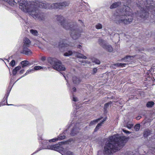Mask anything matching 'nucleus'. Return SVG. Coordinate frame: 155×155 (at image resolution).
Instances as JSON below:
<instances>
[{
  "label": "nucleus",
  "mask_w": 155,
  "mask_h": 155,
  "mask_svg": "<svg viewBox=\"0 0 155 155\" xmlns=\"http://www.w3.org/2000/svg\"><path fill=\"white\" fill-rule=\"evenodd\" d=\"M18 2L19 4V8L22 11L28 13L35 19L40 20H43L44 15L43 13L39 12L38 10L39 7L48 9H62L69 5V3L67 2L51 5L38 1L28 3L27 0H18Z\"/></svg>",
  "instance_id": "f257e3e1"
},
{
  "label": "nucleus",
  "mask_w": 155,
  "mask_h": 155,
  "mask_svg": "<svg viewBox=\"0 0 155 155\" xmlns=\"http://www.w3.org/2000/svg\"><path fill=\"white\" fill-rule=\"evenodd\" d=\"M127 141V138L126 137H120L118 134L110 137L104 147V154L110 155L116 152L124 145Z\"/></svg>",
  "instance_id": "f03ea898"
},
{
  "label": "nucleus",
  "mask_w": 155,
  "mask_h": 155,
  "mask_svg": "<svg viewBox=\"0 0 155 155\" xmlns=\"http://www.w3.org/2000/svg\"><path fill=\"white\" fill-rule=\"evenodd\" d=\"M133 15L130 8L128 6L124 5L123 12L119 11L117 12L112 15L111 18L117 23H123L127 25L132 22Z\"/></svg>",
  "instance_id": "7ed1b4c3"
},
{
  "label": "nucleus",
  "mask_w": 155,
  "mask_h": 155,
  "mask_svg": "<svg viewBox=\"0 0 155 155\" xmlns=\"http://www.w3.org/2000/svg\"><path fill=\"white\" fill-rule=\"evenodd\" d=\"M57 20L60 21L61 25L66 29H70L71 31V36L74 39L78 38L80 36V32L79 30L75 28L74 25H71L70 24L65 21L64 17L61 16H58Z\"/></svg>",
  "instance_id": "20e7f679"
},
{
  "label": "nucleus",
  "mask_w": 155,
  "mask_h": 155,
  "mask_svg": "<svg viewBox=\"0 0 155 155\" xmlns=\"http://www.w3.org/2000/svg\"><path fill=\"white\" fill-rule=\"evenodd\" d=\"M65 137V136L63 135V134L60 135L57 138H53L52 139L48 140V142L47 140L44 141L43 143V144L44 146L47 145L46 147H45V149H50L53 150H54L58 151H59L60 150H62V146L64 143L63 142H60L59 143L55 145H50L48 144V142H52L56 141H57L60 140L64 139Z\"/></svg>",
  "instance_id": "39448f33"
},
{
  "label": "nucleus",
  "mask_w": 155,
  "mask_h": 155,
  "mask_svg": "<svg viewBox=\"0 0 155 155\" xmlns=\"http://www.w3.org/2000/svg\"><path fill=\"white\" fill-rule=\"evenodd\" d=\"M47 61L48 63L45 64L48 65V68H49V66L50 64L54 69L59 71H64L65 69V67L61 61L56 58L49 57L48 58Z\"/></svg>",
  "instance_id": "423d86ee"
},
{
  "label": "nucleus",
  "mask_w": 155,
  "mask_h": 155,
  "mask_svg": "<svg viewBox=\"0 0 155 155\" xmlns=\"http://www.w3.org/2000/svg\"><path fill=\"white\" fill-rule=\"evenodd\" d=\"M23 43V50L21 53L26 55H30L32 53V52L28 48L30 45V41L28 38H25L24 40Z\"/></svg>",
  "instance_id": "0eeeda50"
},
{
  "label": "nucleus",
  "mask_w": 155,
  "mask_h": 155,
  "mask_svg": "<svg viewBox=\"0 0 155 155\" xmlns=\"http://www.w3.org/2000/svg\"><path fill=\"white\" fill-rule=\"evenodd\" d=\"M98 41L100 45L105 50L109 52L113 51V49L112 46L106 41L99 38Z\"/></svg>",
  "instance_id": "6e6552de"
},
{
  "label": "nucleus",
  "mask_w": 155,
  "mask_h": 155,
  "mask_svg": "<svg viewBox=\"0 0 155 155\" xmlns=\"http://www.w3.org/2000/svg\"><path fill=\"white\" fill-rule=\"evenodd\" d=\"M72 54H74L75 56H76L77 58H81L83 59H86L87 58V57L82 54L80 53H79L75 51L72 52L71 51H69L65 53L64 55V56H68L72 55Z\"/></svg>",
  "instance_id": "1a4fd4ad"
},
{
  "label": "nucleus",
  "mask_w": 155,
  "mask_h": 155,
  "mask_svg": "<svg viewBox=\"0 0 155 155\" xmlns=\"http://www.w3.org/2000/svg\"><path fill=\"white\" fill-rule=\"evenodd\" d=\"M67 43V41L65 39H61L60 40V42H59V47L60 48H64L63 49L65 48L67 49L68 48H69L70 47L73 46V45L70 44H68Z\"/></svg>",
  "instance_id": "9d476101"
},
{
  "label": "nucleus",
  "mask_w": 155,
  "mask_h": 155,
  "mask_svg": "<svg viewBox=\"0 0 155 155\" xmlns=\"http://www.w3.org/2000/svg\"><path fill=\"white\" fill-rule=\"evenodd\" d=\"M106 117L103 118L102 117L97 119V129H99L101 126L102 124L104 123L106 120Z\"/></svg>",
  "instance_id": "9b49d317"
},
{
  "label": "nucleus",
  "mask_w": 155,
  "mask_h": 155,
  "mask_svg": "<svg viewBox=\"0 0 155 155\" xmlns=\"http://www.w3.org/2000/svg\"><path fill=\"white\" fill-rule=\"evenodd\" d=\"M133 58V56H127L124 58L122 59V61L127 62V64H128V63L129 62H131V61Z\"/></svg>",
  "instance_id": "f8f14e48"
},
{
  "label": "nucleus",
  "mask_w": 155,
  "mask_h": 155,
  "mask_svg": "<svg viewBox=\"0 0 155 155\" xmlns=\"http://www.w3.org/2000/svg\"><path fill=\"white\" fill-rule=\"evenodd\" d=\"M72 80L73 83L76 84H79L81 81V80L79 78H78L76 76L73 77Z\"/></svg>",
  "instance_id": "ddd939ff"
},
{
  "label": "nucleus",
  "mask_w": 155,
  "mask_h": 155,
  "mask_svg": "<svg viewBox=\"0 0 155 155\" xmlns=\"http://www.w3.org/2000/svg\"><path fill=\"white\" fill-rule=\"evenodd\" d=\"M5 2H7L10 5L14 6L16 5V3L14 0H4Z\"/></svg>",
  "instance_id": "4468645a"
},
{
  "label": "nucleus",
  "mask_w": 155,
  "mask_h": 155,
  "mask_svg": "<svg viewBox=\"0 0 155 155\" xmlns=\"http://www.w3.org/2000/svg\"><path fill=\"white\" fill-rule=\"evenodd\" d=\"M79 129L76 127H74L71 131V136H74L78 131Z\"/></svg>",
  "instance_id": "2eb2a0df"
},
{
  "label": "nucleus",
  "mask_w": 155,
  "mask_h": 155,
  "mask_svg": "<svg viewBox=\"0 0 155 155\" xmlns=\"http://www.w3.org/2000/svg\"><path fill=\"white\" fill-rule=\"evenodd\" d=\"M121 4V2H118L113 3L110 7V9H113L119 6Z\"/></svg>",
  "instance_id": "dca6fc26"
},
{
  "label": "nucleus",
  "mask_w": 155,
  "mask_h": 155,
  "mask_svg": "<svg viewBox=\"0 0 155 155\" xmlns=\"http://www.w3.org/2000/svg\"><path fill=\"white\" fill-rule=\"evenodd\" d=\"M21 67L20 66H18L15 67L12 71L13 75H15L16 74L17 72L21 69Z\"/></svg>",
  "instance_id": "f3484780"
},
{
  "label": "nucleus",
  "mask_w": 155,
  "mask_h": 155,
  "mask_svg": "<svg viewBox=\"0 0 155 155\" xmlns=\"http://www.w3.org/2000/svg\"><path fill=\"white\" fill-rule=\"evenodd\" d=\"M21 65L22 67L24 68L25 67H26L27 65L29 64V62L25 60L22 61L21 62Z\"/></svg>",
  "instance_id": "a211bd4d"
},
{
  "label": "nucleus",
  "mask_w": 155,
  "mask_h": 155,
  "mask_svg": "<svg viewBox=\"0 0 155 155\" xmlns=\"http://www.w3.org/2000/svg\"><path fill=\"white\" fill-rule=\"evenodd\" d=\"M34 71V69H33V68H30L28 70L26 73L22 76L21 77V78H22L23 77H24L26 75H27V74L32 72H33Z\"/></svg>",
  "instance_id": "6ab92c4d"
},
{
  "label": "nucleus",
  "mask_w": 155,
  "mask_h": 155,
  "mask_svg": "<svg viewBox=\"0 0 155 155\" xmlns=\"http://www.w3.org/2000/svg\"><path fill=\"white\" fill-rule=\"evenodd\" d=\"M150 134V130H146L144 132L143 135L145 137H147Z\"/></svg>",
  "instance_id": "aec40b11"
},
{
  "label": "nucleus",
  "mask_w": 155,
  "mask_h": 155,
  "mask_svg": "<svg viewBox=\"0 0 155 155\" xmlns=\"http://www.w3.org/2000/svg\"><path fill=\"white\" fill-rule=\"evenodd\" d=\"M154 104V103L153 102L149 101L147 103L146 106L148 107H151Z\"/></svg>",
  "instance_id": "412c9836"
},
{
  "label": "nucleus",
  "mask_w": 155,
  "mask_h": 155,
  "mask_svg": "<svg viewBox=\"0 0 155 155\" xmlns=\"http://www.w3.org/2000/svg\"><path fill=\"white\" fill-rule=\"evenodd\" d=\"M30 32L33 35L35 36H37L38 35V33L37 31L35 30L31 29L30 30Z\"/></svg>",
  "instance_id": "4be33fe9"
},
{
  "label": "nucleus",
  "mask_w": 155,
  "mask_h": 155,
  "mask_svg": "<svg viewBox=\"0 0 155 155\" xmlns=\"http://www.w3.org/2000/svg\"><path fill=\"white\" fill-rule=\"evenodd\" d=\"M95 57L91 56V60L92 62L95 64H97V61Z\"/></svg>",
  "instance_id": "5701e85b"
},
{
  "label": "nucleus",
  "mask_w": 155,
  "mask_h": 155,
  "mask_svg": "<svg viewBox=\"0 0 155 155\" xmlns=\"http://www.w3.org/2000/svg\"><path fill=\"white\" fill-rule=\"evenodd\" d=\"M44 67H42L40 66H35L34 67V68H33V69H34V71H35V70H39L41 69H43Z\"/></svg>",
  "instance_id": "b1692460"
},
{
  "label": "nucleus",
  "mask_w": 155,
  "mask_h": 155,
  "mask_svg": "<svg viewBox=\"0 0 155 155\" xmlns=\"http://www.w3.org/2000/svg\"><path fill=\"white\" fill-rule=\"evenodd\" d=\"M127 64L126 63H118L114 64L115 65L117 66H122V67H125V65Z\"/></svg>",
  "instance_id": "393cba45"
},
{
  "label": "nucleus",
  "mask_w": 155,
  "mask_h": 155,
  "mask_svg": "<svg viewBox=\"0 0 155 155\" xmlns=\"http://www.w3.org/2000/svg\"><path fill=\"white\" fill-rule=\"evenodd\" d=\"M140 125L139 124H138L135 125L134 126V129L136 131H138L140 128Z\"/></svg>",
  "instance_id": "a878e982"
},
{
  "label": "nucleus",
  "mask_w": 155,
  "mask_h": 155,
  "mask_svg": "<svg viewBox=\"0 0 155 155\" xmlns=\"http://www.w3.org/2000/svg\"><path fill=\"white\" fill-rule=\"evenodd\" d=\"M133 126V124H132L127 123L126 124V127H127L128 129H130Z\"/></svg>",
  "instance_id": "bb28decb"
},
{
  "label": "nucleus",
  "mask_w": 155,
  "mask_h": 155,
  "mask_svg": "<svg viewBox=\"0 0 155 155\" xmlns=\"http://www.w3.org/2000/svg\"><path fill=\"white\" fill-rule=\"evenodd\" d=\"M11 88L10 87V88H9L7 90V93H6V95H5L6 96V98H5L6 99L7 98H8V95L9 94V93L10 92V91L11 90Z\"/></svg>",
  "instance_id": "cd10ccee"
},
{
  "label": "nucleus",
  "mask_w": 155,
  "mask_h": 155,
  "mask_svg": "<svg viewBox=\"0 0 155 155\" xmlns=\"http://www.w3.org/2000/svg\"><path fill=\"white\" fill-rule=\"evenodd\" d=\"M15 62L14 60H13L11 62L10 64V65L12 67H14L15 66Z\"/></svg>",
  "instance_id": "c85d7f7f"
},
{
  "label": "nucleus",
  "mask_w": 155,
  "mask_h": 155,
  "mask_svg": "<svg viewBox=\"0 0 155 155\" xmlns=\"http://www.w3.org/2000/svg\"><path fill=\"white\" fill-rule=\"evenodd\" d=\"M111 104L110 102L106 103L104 105V108L105 110H106L109 105Z\"/></svg>",
  "instance_id": "c756f323"
},
{
  "label": "nucleus",
  "mask_w": 155,
  "mask_h": 155,
  "mask_svg": "<svg viewBox=\"0 0 155 155\" xmlns=\"http://www.w3.org/2000/svg\"><path fill=\"white\" fill-rule=\"evenodd\" d=\"M63 155H73V153L70 151H67L66 153H64Z\"/></svg>",
  "instance_id": "7c9ffc66"
},
{
  "label": "nucleus",
  "mask_w": 155,
  "mask_h": 155,
  "mask_svg": "<svg viewBox=\"0 0 155 155\" xmlns=\"http://www.w3.org/2000/svg\"><path fill=\"white\" fill-rule=\"evenodd\" d=\"M97 122V120H95L91 121L90 124V126L92 125L93 124H96Z\"/></svg>",
  "instance_id": "2f4dec72"
},
{
  "label": "nucleus",
  "mask_w": 155,
  "mask_h": 155,
  "mask_svg": "<svg viewBox=\"0 0 155 155\" xmlns=\"http://www.w3.org/2000/svg\"><path fill=\"white\" fill-rule=\"evenodd\" d=\"M124 155H134L133 153V152L131 151H130L129 152H126L124 154Z\"/></svg>",
  "instance_id": "473e14b6"
},
{
  "label": "nucleus",
  "mask_w": 155,
  "mask_h": 155,
  "mask_svg": "<svg viewBox=\"0 0 155 155\" xmlns=\"http://www.w3.org/2000/svg\"><path fill=\"white\" fill-rule=\"evenodd\" d=\"M102 28V26L101 24H97V29H100Z\"/></svg>",
  "instance_id": "72a5a7b5"
},
{
  "label": "nucleus",
  "mask_w": 155,
  "mask_h": 155,
  "mask_svg": "<svg viewBox=\"0 0 155 155\" xmlns=\"http://www.w3.org/2000/svg\"><path fill=\"white\" fill-rule=\"evenodd\" d=\"M123 132L126 133V134H129L131 133V132L125 130L124 129L122 130Z\"/></svg>",
  "instance_id": "f704fd0d"
},
{
  "label": "nucleus",
  "mask_w": 155,
  "mask_h": 155,
  "mask_svg": "<svg viewBox=\"0 0 155 155\" xmlns=\"http://www.w3.org/2000/svg\"><path fill=\"white\" fill-rule=\"evenodd\" d=\"M73 101H78V99L76 97L74 96L73 98Z\"/></svg>",
  "instance_id": "c9c22d12"
},
{
  "label": "nucleus",
  "mask_w": 155,
  "mask_h": 155,
  "mask_svg": "<svg viewBox=\"0 0 155 155\" xmlns=\"http://www.w3.org/2000/svg\"><path fill=\"white\" fill-rule=\"evenodd\" d=\"M70 127H71V126H69L68 129H67L66 130H65L64 132V134H65L67 132V131H68V130H69V129L70 128Z\"/></svg>",
  "instance_id": "e433bc0d"
},
{
  "label": "nucleus",
  "mask_w": 155,
  "mask_h": 155,
  "mask_svg": "<svg viewBox=\"0 0 155 155\" xmlns=\"http://www.w3.org/2000/svg\"><path fill=\"white\" fill-rule=\"evenodd\" d=\"M41 60L43 61H45L46 59V57H42L41 58Z\"/></svg>",
  "instance_id": "4c0bfd02"
},
{
  "label": "nucleus",
  "mask_w": 155,
  "mask_h": 155,
  "mask_svg": "<svg viewBox=\"0 0 155 155\" xmlns=\"http://www.w3.org/2000/svg\"><path fill=\"white\" fill-rule=\"evenodd\" d=\"M93 72L94 73H96L97 72V69L96 68H94Z\"/></svg>",
  "instance_id": "58836bf2"
},
{
  "label": "nucleus",
  "mask_w": 155,
  "mask_h": 155,
  "mask_svg": "<svg viewBox=\"0 0 155 155\" xmlns=\"http://www.w3.org/2000/svg\"><path fill=\"white\" fill-rule=\"evenodd\" d=\"M24 69L21 70L20 71V74H22V73H24Z\"/></svg>",
  "instance_id": "ea45409f"
},
{
  "label": "nucleus",
  "mask_w": 155,
  "mask_h": 155,
  "mask_svg": "<svg viewBox=\"0 0 155 155\" xmlns=\"http://www.w3.org/2000/svg\"><path fill=\"white\" fill-rule=\"evenodd\" d=\"M141 118V117L140 116H138L136 117L137 119V120H139Z\"/></svg>",
  "instance_id": "a19ab883"
},
{
  "label": "nucleus",
  "mask_w": 155,
  "mask_h": 155,
  "mask_svg": "<svg viewBox=\"0 0 155 155\" xmlns=\"http://www.w3.org/2000/svg\"><path fill=\"white\" fill-rule=\"evenodd\" d=\"M78 48H79L80 49H81V47H82V46L81 45H78V47H77Z\"/></svg>",
  "instance_id": "79ce46f5"
},
{
  "label": "nucleus",
  "mask_w": 155,
  "mask_h": 155,
  "mask_svg": "<svg viewBox=\"0 0 155 155\" xmlns=\"http://www.w3.org/2000/svg\"><path fill=\"white\" fill-rule=\"evenodd\" d=\"M72 90L73 91L75 92L76 91V89L75 87H73L72 88Z\"/></svg>",
  "instance_id": "37998d69"
},
{
  "label": "nucleus",
  "mask_w": 155,
  "mask_h": 155,
  "mask_svg": "<svg viewBox=\"0 0 155 155\" xmlns=\"http://www.w3.org/2000/svg\"><path fill=\"white\" fill-rule=\"evenodd\" d=\"M97 64H100V61H98V60H97Z\"/></svg>",
  "instance_id": "c03bdc74"
},
{
  "label": "nucleus",
  "mask_w": 155,
  "mask_h": 155,
  "mask_svg": "<svg viewBox=\"0 0 155 155\" xmlns=\"http://www.w3.org/2000/svg\"><path fill=\"white\" fill-rule=\"evenodd\" d=\"M88 64H90V62H86Z\"/></svg>",
  "instance_id": "a18cd8bd"
},
{
  "label": "nucleus",
  "mask_w": 155,
  "mask_h": 155,
  "mask_svg": "<svg viewBox=\"0 0 155 155\" xmlns=\"http://www.w3.org/2000/svg\"><path fill=\"white\" fill-rule=\"evenodd\" d=\"M63 75L64 77V78H65V79L67 80L66 78L65 77V76L64 75Z\"/></svg>",
  "instance_id": "49530a36"
},
{
  "label": "nucleus",
  "mask_w": 155,
  "mask_h": 155,
  "mask_svg": "<svg viewBox=\"0 0 155 155\" xmlns=\"http://www.w3.org/2000/svg\"><path fill=\"white\" fill-rule=\"evenodd\" d=\"M97 126H96L95 128V131L96 130V129H97Z\"/></svg>",
  "instance_id": "de8ad7c7"
},
{
  "label": "nucleus",
  "mask_w": 155,
  "mask_h": 155,
  "mask_svg": "<svg viewBox=\"0 0 155 155\" xmlns=\"http://www.w3.org/2000/svg\"><path fill=\"white\" fill-rule=\"evenodd\" d=\"M2 1H4V0H0V3H1V2Z\"/></svg>",
  "instance_id": "09e8293b"
},
{
  "label": "nucleus",
  "mask_w": 155,
  "mask_h": 155,
  "mask_svg": "<svg viewBox=\"0 0 155 155\" xmlns=\"http://www.w3.org/2000/svg\"><path fill=\"white\" fill-rule=\"evenodd\" d=\"M36 153V152H35L34 153H33V154H31V155H33L34 153Z\"/></svg>",
  "instance_id": "8fccbe9b"
},
{
  "label": "nucleus",
  "mask_w": 155,
  "mask_h": 155,
  "mask_svg": "<svg viewBox=\"0 0 155 155\" xmlns=\"http://www.w3.org/2000/svg\"><path fill=\"white\" fill-rule=\"evenodd\" d=\"M95 27L96 28H97V25H95Z\"/></svg>",
  "instance_id": "3c124183"
},
{
  "label": "nucleus",
  "mask_w": 155,
  "mask_h": 155,
  "mask_svg": "<svg viewBox=\"0 0 155 155\" xmlns=\"http://www.w3.org/2000/svg\"><path fill=\"white\" fill-rule=\"evenodd\" d=\"M1 106V104H0V107Z\"/></svg>",
  "instance_id": "603ef678"
}]
</instances>
